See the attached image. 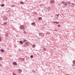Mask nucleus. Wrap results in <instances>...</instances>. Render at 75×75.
Instances as JSON below:
<instances>
[{
    "mask_svg": "<svg viewBox=\"0 0 75 75\" xmlns=\"http://www.w3.org/2000/svg\"><path fill=\"white\" fill-rule=\"evenodd\" d=\"M32 47H35V45H32Z\"/></svg>",
    "mask_w": 75,
    "mask_h": 75,
    "instance_id": "19",
    "label": "nucleus"
},
{
    "mask_svg": "<svg viewBox=\"0 0 75 75\" xmlns=\"http://www.w3.org/2000/svg\"><path fill=\"white\" fill-rule=\"evenodd\" d=\"M57 16H58H58H59V15H57Z\"/></svg>",
    "mask_w": 75,
    "mask_h": 75,
    "instance_id": "27",
    "label": "nucleus"
},
{
    "mask_svg": "<svg viewBox=\"0 0 75 75\" xmlns=\"http://www.w3.org/2000/svg\"><path fill=\"white\" fill-rule=\"evenodd\" d=\"M46 50H47V49H46V48H44L43 49V50H44V51H46Z\"/></svg>",
    "mask_w": 75,
    "mask_h": 75,
    "instance_id": "18",
    "label": "nucleus"
},
{
    "mask_svg": "<svg viewBox=\"0 0 75 75\" xmlns=\"http://www.w3.org/2000/svg\"><path fill=\"white\" fill-rule=\"evenodd\" d=\"M20 4H24V3L23 2H20Z\"/></svg>",
    "mask_w": 75,
    "mask_h": 75,
    "instance_id": "8",
    "label": "nucleus"
},
{
    "mask_svg": "<svg viewBox=\"0 0 75 75\" xmlns=\"http://www.w3.org/2000/svg\"><path fill=\"white\" fill-rule=\"evenodd\" d=\"M20 70L21 71V70Z\"/></svg>",
    "mask_w": 75,
    "mask_h": 75,
    "instance_id": "30",
    "label": "nucleus"
},
{
    "mask_svg": "<svg viewBox=\"0 0 75 75\" xmlns=\"http://www.w3.org/2000/svg\"><path fill=\"white\" fill-rule=\"evenodd\" d=\"M20 44H23V42L21 41H20Z\"/></svg>",
    "mask_w": 75,
    "mask_h": 75,
    "instance_id": "15",
    "label": "nucleus"
},
{
    "mask_svg": "<svg viewBox=\"0 0 75 75\" xmlns=\"http://www.w3.org/2000/svg\"><path fill=\"white\" fill-rule=\"evenodd\" d=\"M0 59H1V60L2 59V58H1V57H0Z\"/></svg>",
    "mask_w": 75,
    "mask_h": 75,
    "instance_id": "24",
    "label": "nucleus"
},
{
    "mask_svg": "<svg viewBox=\"0 0 75 75\" xmlns=\"http://www.w3.org/2000/svg\"><path fill=\"white\" fill-rule=\"evenodd\" d=\"M4 20H7V19L6 18V17H4Z\"/></svg>",
    "mask_w": 75,
    "mask_h": 75,
    "instance_id": "9",
    "label": "nucleus"
},
{
    "mask_svg": "<svg viewBox=\"0 0 75 75\" xmlns=\"http://www.w3.org/2000/svg\"><path fill=\"white\" fill-rule=\"evenodd\" d=\"M4 6V4H2L1 5V7H3Z\"/></svg>",
    "mask_w": 75,
    "mask_h": 75,
    "instance_id": "21",
    "label": "nucleus"
},
{
    "mask_svg": "<svg viewBox=\"0 0 75 75\" xmlns=\"http://www.w3.org/2000/svg\"><path fill=\"white\" fill-rule=\"evenodd\" d=\"M54 3V2L52 1H50V3H51L52 4H53V3Z\"/></svg>",
    "mask_w": 75,
    "mask_h": 75,
    "instance_id": "7",
    "label": "nucleus"
},
{
    "mask_svg": "<svg viewBox=\"0 0 75 75\" xmlns=\"http://www.w3.org/2000/svg\"><path fill=\"white\" fill-rule=\"evenodd\" d=\"M68 4H71V2L69 1L68 2Z\"/></svg>",
    "mask_w": 75,
    "mask_h": 75,
    "instance_id": "17",
    "label": "nucleus"
},
{
    "mask_svg": "<svg viewBox=\"0 0 75 75\" xmlns=\"http://www.w3.org/2000/svg\"><path fill=\"white\" fill-rule=\"evenodd\" d=\"M40 36H44V34L43 33H40L39 34Z\"/></svg>",
    "mask_w": 75,
    "mask_h": 75,
    "instance_id": "4",
    "label": "nucleus"
},
{
    "mask_svg": "<svg viewBox=\"0 0 75 75\" xmlns=\"http://www.w3.org/2000/svg\"><path fill=\"white\" fill-rule=\"evenodd\" d=\"M20 29H21V30H23V29H24V26L23 25H21L20 27Z\"/></svg>",
    "mask_w": 75,
    "mask_h": 75,
    "instance_id": "1",
    "label": "nucleus"
},
{
    "mask_svg": "<svg viewBox=\"0 0 75 75\" xmlns=\"http://www.w3.org/2000/svg\"><path fill=\"white\" fill-rule=\"evenodd\" d=\"M5 24H6V23H4Z\"/></svg>",
    "mask_w": 75,
    "mask_h": 75,
    "instance_id": "28",
    "label": "nucleus"
},
{
    "mask_svg": "<svg viewBox=\"0 0 75 75\" xmlns=\"http://www.w3.org/2000/svg\"><path fill=\"white\" fill-rule=\"evenodd\" d=\"M73 64H74V65H75V60H74L73 61Z\"/></svg>",
    "mask_w": 75,
    "mask_h": 75,
    "instance_id": "12",
    "label": "nucleus"
},
{
    "mask_svg": "<svg viewBox=\"0 0 75 75\" xmlns=\"http://www.w3.org/2000/svg\"><path fill=\"white\" fill-rule=\"evenodd\" d=\"M29 44V42H26L25 43V45H28V44Z\"/></svg>",
    "mask_w": 75,
    "mask_h": 75,
    "instance_id": "3",
    "label": "nucleus"
},
{
    "mask_svg": "<svg viewBox=\"0 0 75 75\" xmlns=\"http://www.w3.org/2000/svg\"><path fill=\"white\" fill-rule=\"evenodd\" d=\"M51 9V8H50V7H48L47 8V10H50Z\"/></svg>",
    "mask_w": 75,
    "mask_h": 75,
    "instance_id": "14",
    "label": "nucleus"
},
{
    "mask_svg": "<svg viewBox=\"0 0 75 75\" xmlns=\"http://www.w3.org/2000/svg\"><path fill=\"white\" fill-rule=\"evenodd\" d=\"M13 75H16V74H14V73H13Z\"/></svg>",
    "mask_w": 75,
    "mask_h": 75,
    "instance_id": "26",
    "label": "nucleus"
},
{
    "mask_svg": "<svg viewBox=\"0 0 75 75\" xmlns=\"http://www.w3.org/2000/svg\"><path fill=\"white\" fill-rule=\"evenodd\" d=\"M38 19L39 20H41V19H42V18L40 17Z\"/></svg>",
    "mask_w": 75,
    "mask_h": 75,
    "instance_id": "10",
    "label": "nucleus"
},
{
    "mask_svg": "<svg viewBox=\"0 0 75 75\" xmlns=\"http://www.w3.org/2000/svg\"><path fill=\"white\" fill-rule=\"evenodd\" d=\"M1 52H4V50H2V49H1Z\"/></svg>",
    "mask_w": 75,
    "mask_h": 75,
    "instance_id": "16",
    "label": "nucleus"
},
{
    "mask_svg": "<svg viewBox=\"0 0 75 75\" xmlns=\"http://www.w3.org/2000/svg\"><path fill=\"white\" fill-rule=\"evenodd\" d=\"M32 25H34V24L35 25V23H31Z\"/></svg>",
    "mask_w": 75,
    "mask_h": 75,
    "instance_id": "13",
    "label": "nucleus"
},
{
    "mask_svg": "<svg viewBox=\"0 0 75 75\" xmlns=\"http://www.w3.org/2000/svg\"><path fill=\"white\" fill-rule=\"evenodd\" d=\"M7 36H8L7 35Z\"/></svg>",
    "mask_w": 75,
    "mask_h": 75,
    "instance_id": "31",
    "label": "nucleus"
},
{
    "mask_svg": "<svg viewBox=\"0 0 75 75\" xmlns=\"http://www.w3.org/2000/svg\"><path fill=\"white\" fill-rule=\"evenodd\" d=\"M30 57H31V58H33V55H31Z\"/></svg>",
    "mask_w": 75,
    "mask_h": 75,
    "instance_id": "22",
    "label": "nucleus"
},
{
    "mask_svg": "<svg viewBox=\"0 0 75 75\" xmlns=\"http://www.w3.org/2000/svg\"><path fill=\"white\" fill-rule=\"evenodd\" d=\"M62 3L64 4V6H67V3L64 2H62Z\"/></svg>",
    "mask_w": 75,
    "mask_h": 75,
    "instance_id": "2",
    "label": "nucleus"
},
{
    "mask_svg": "<svg viewBox=\"0 0 75 75\" xmlns=\"http://www.w3.org/2000/svg\"><path fill=\"white\" fill-rule=\"evenodd\" d=\"M1 38H0V42H1Z\"/></svg>",
    "mask_w": 75,
    "mask_h": 75,
    "instance_id": "23",
    "label": "nucleus"
},
{
    "mask_svg": "<svg viewBox=\"0 0 75 75\" xmlns=\"http://www.w3.org/2000/svg\"><path fill=\"white\" fill-rule=\"evenodd\" d=\"M13 65H17V63H16L15 62H13Z\"/></svg>",
    "mask_w": 75,
    "mask_h": 75,
    "instance_id": "6",
    "label": "nucleus"
},
{
    "mask_svg": "<svg viewBox=\"0 0 75 75\" xmlns=\"http://www.w3.org/2000/svg\"><path fill=\"white\" fill-rule=\"evenodd\" d=\"M72 4H73V5H74V3H72Z\"/></svg>",
    "mask_w": 75,
    "mask_h": 75,
    "instance_id": "25",
    "label": "nucleus"
},
{
    "mask_svg": "<svg viewBox=\"0 0 75 75\" xmlns=\"http://www.w3.org/2000/svg\"><path fill=\"white\" fill-rule=\"evenodd\" d=\"M57 26H58V27H61V25H57Z\"/></svg>",
    "mask_w": 75,
    "mask_h": 75,
    "instance_id": "20",
    "label": "nucleus"
},
{
    "mask_svg": "<svg viewBox=\"0 0 75 75\" xmlns=\"http://www.w3.org/2000/svg\"><path fill=\"white\" fill-rule=\"evenodd\" d=\"M26 41H27V40H24L23 42V43H24V42H26Z\"/></svg>",
    "mask_w": 75,
    "mask_h": 75,
    "instance_id": "11",
    "label": "nucleus"
},
{
    "mask_svg": "<svg viewBox=\"0 0 75 75\" xmlns=\"http://www.w3.org/2000/svg\"><path fill=\"white\" fill-rule=\"evenodd\" d=\"M24 33H25V32H24Z\"/></svg>",
    "mask_w": 75,
    "mask_h": 75,
    "instance_id": "29",
    "label": "nucleus"
},
{
    "mask_svg": "<svg viewBox=\"0 0 75 75\" xmlns=\"http://www.w3.org/2000/svg\"><path fill=\"white\" fill-rule=\"evenodd\" d=\"M53 23H56V24H58V23H59V22H58L55 21V22H54Z\"/></svg>",
    "mask_w": 75,
    "mask_h": 75,
    "instance_id": "5",
    "label": "nucleus"
}]
</instances>
